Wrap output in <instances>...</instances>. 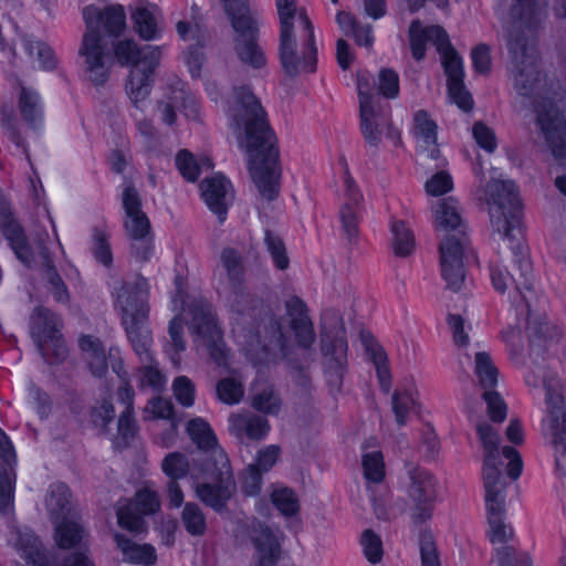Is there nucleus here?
Returning <instances> with one entry per match:
<instances>
[{"label":"nucleus","mask_w":566,"mask_h":566,"mask_svg":"<svg viewBox=\"0 0 566 566\" xmlns=\"http://www.w3.org/2000/svg\"><path fill=\"white\" fill-rule=\"evenodd\" d=\"M238 143L248 154V168L258 199L271 203L281 192L282 168L277 138L260 99L247 85L233 87L230 107Z\"/></svg>","instance_id":"obj_1"},{"label":"nucleus","mask_w":566,"mask_h":566,"mask_svg":"<svg viewBox=\"0 0 566 566\" xmlns=\"http://www.w3.org/2000/svg\"><path fill=\"white\" fill-rule=\"evenodd\" d=\"M510 8V27L507 29V49L510 72L514 87L521 96L534 97L536 103L549 98L538 97L541 71L536 50V34L547 17L546 0H512ZM497 12L503 13L505 0H497Z\"/></svg>","instance_id":"obj_2"},{"label":"nucleus","mask_w":566,"mask_h":566,"mask_svg":"<svg viewBox=\"0 0 566 566\" xmlns=\"http://www.w3.org/2000/svg\"><path fill=\"white\" fill-rule=\"evenodd\" d=\"M476 430L483 446L482 476L490 539L492 543H503L512 537L513 532L504 523L506 482L500 470L503 464L499 450L500 437L496 430L486 422L479 423Z\"/></svg>","instance_id":"obj_3"},{"label":"nucleus","mask_w":566,"mask_h":566,"mask_svg":"<svg viewBox=\"0 0 566 566\" xmlns=\"http://www.w3.org/2000/svg\"><path fill=\"white\" fill-rule=\"evenodd\" d=\"M86 31L83 35L80 55L85 57L86 70L94 85H104L108 78V71L104 62L103 35L101 24L108 35L118 38L126 25V14L120 4L107 6L104 10L95 6L83 9Z\"/></svg>","instance_id":"obj_4"},{"label":"nucleus","mask_w":566,"mask_h":566,"mask_svg":"<svg viewBox=\"0 0 566 566\" xmlns=\"http://www.w3.org/2000/svg\"><path fill=\"white\" fill-rule=\"evenodd\" d=\"M480 200L489 206V214L494 231L510 241L521 233L522 201L512 180L492 178L480 188Z\"/></svg>","instance_id":"obj_5"},{"label":"nucleus","mask_w":566,"mask_h":566,"mask_svg":"<svg viewBox=\"0 0 566 566\" xmlns=\"http://www.w3.org/2000/svg\"><path fill=\"white\" fill-rule=\"evenodd\" d=\"M319 348L324 358L329 385L340 390L347 363V336L342 315L334 308H325L319 317Z\"/></svg>","instance_id":"obj_6"},{"label":"nucleus","mask_w":566,"mask_h":566,"mask_svg":"<svg viewBox=\"0 0 566 566\" xmlns=\"http://www.w3.org/2000/svg\"><path fill=\"white\" fill-rule=\"evenodd\" d=\"M114 53L118 63L133 66L126 90L130 101L137 105L150 93V76L159 63L160 49L151 45L139 49L133 40H123L116 43Z\"/></svg>","instance_id":"obj_7"},{"label":"nucleus","mask_w":566,"mask_h":566,"mask_svg":"<svg viewBox=\"0 0 566 566\" xmlns=\"http://www.w3.org/2000/svg\"><path fill=\"white\" fill-rule=\"evenodd\" d=\"M224 10L235 32L233 50L239 61L253 69L266 63L265 54L259 45L258 21L251 15L248 0H222Z\"/></svg>","instance_id":"obj_8"},{"label":"nucleus","mask_w":566,"mask_h":566,"mask_svg":"<svg viewBox=\"0 0 566 566\" xmlns=\"http://www.w3.org/2000/svg\"><path fill=\"white\" fill-rule=\"evenodd\" d=\"M302 23L301 49L294 32L280 33L279 59L284 74L295 78L301 73H314L317 65V48L314 27L304 9L300 12Z\"/></svg>","instance_id":"obj_9"},{"label":"nucleus","mask_w":566,"mask_h":566,"mask_svg":"<svg viewBox=\"0 0 566 566\" xmlns=\"http://www.w3.org/2000/svg\"><path fill=\"white\" fill-rule=\"evenodd\" d=\"M212 482H195L196 496L217 513L228 511V503L237 493V482L228 455L222 449L214 450L212 465L206 470Z\"/></svg>","instance_id":"obj_10"},{"label":"nucleus","mask_w":566,"mask_h":566,"mask_svg":"<svg viewBox=\"0 0 566 566\" xmlns=\"http://www.w3.org/2000/svg\"><path fill=\"white\" fill-rule=\"evenodd\" d=\"M536 122L552 154L558 164L564 167L563 175L555 179L556 188L566 196V122L564 115L555 104L548 101L536 103Z\"/></svg>","instance_id":"obj_11"},{"label":"nucleus","mask_w":566,"mask_h":566,"mask_svg":"<svg viewBox=\"0 0 566 566\" xmlns=\"http://www.w3.org/2000/svg\"><path fill=\"white\" fill-rule=\"evenodd\" d=\"M408 478L407 495L411 502L410 517L413 524L421 525L432 518L437 500V480L431 472L418 465L409 468Z\"/></svg>","instance_id":"obj_12"},{"label":"nucleus","mask_w":566,"mask_h":566,"mask_svg":"<svg viewBox=\"0 0 566 566\" xmlns=\"http://www.w3.org/2000/svg\"><path fill=\"white\" fill-rule=\"evenodd\" d=\"M469 245L467 233L444 234L439 243L441 275L447 287L460 291L465 279L464 254Z\"/></svg>","instance_id":"obj_13"},{"label":"nucleus","mask_w":566,"mask_h":566,"mask_svg":"<svg viewBox=\"0 0 566 566\" xmlns=\"http://www.w3.org/2000/svg\"><path fill=\"white\" fill-rule=\"evenodd\" d=\"M145 296V290L139 292L138 307L127 303L124 306V316H122V324L124 325L126 336L143 364H151V344L153 337L151 332L148 327V315L145 314V307L143 298Z\"/></svg>","instance_id":"obj_14"},{"label":"nucleus","mask_w":566,"mask_h":566,"mask_svg":"<svg viewBox=\"0 0 566 566\" xmlns=\"http://www.w3.org/2000/svg\"><path fill=\"white\" fill-rule=\"evenodd\" d=\"M160 507L158 494L148 489L136 493L135 499L124 506L118 507V525L129 532L140 533L144 531V515L154 514Z\"/></svg>","instance_id":"obj_15"},{"label":"nucleus","mask_w":566,"mask_h":566,"mask_svg":"<svg viewBox=\"0 0 566 566\" xmlns=\"http://www.w3.org/2000/svg\"><path fill=\"white\" fill-rule=\"evenodd\" d=\"M185 322L193 336V342L213 339L221 332L213 306L205 298L190 301L185 310Z\"/></svg>","instance_id":"obj_16"},{"label":"nucleus","mask_w":566,"mask_h":566,"mask_svg":"<svg viewBox=\"0 0 566 566\" xmlns=\"http://www.w3.org/2000/svg\"><path fill=\"white\" fill-rule=\"evenodd\" d=\"M547 422L551 442L556 453L566 455V403L563 394L551 382H545Z\"/></svg>","instance_id":"obj_17"},{"label":"nucleus","mask_w":566,"mask_h":566,"mask_svg":"<svg viewBox=\"0 0 566 566\" xmlns=\"http://www.w3.org/2000/svg\"><path fill=\"white\" fill-rule=\"evenodd\" d=\"M62 326L61 318L44 306H38L32 314V335L36 338L39 352L46 359V353L42 343V338H49L55 349L54 355L57 360H64L67 356L65 345L60 340L57 335Z\"/></svg>","instance_id":"obj_18"},{"label":"nucleus","mask_w":566,"mask_h":566,"mask_svg":"<svg viewBox=\"0 0 566 566\" xmlns=\"http://www.w3.org/2000/svg\"><path fill=\"white\" fill-rule=\"evenodd\" d=\"M442 60L448 76V93L451 101L463 112H470L473 108V99L463 83L462 59L455 50H452L443 54Z\"/></svg>","instance_id":"obj_19"},{"label":"nucleus","mask_w":566,"mask_h":566,"mask_svg":"<svg viewBox=\"0 0 566 566\" xmlns=\"http://www.w3.org/2000/svg\"><path fill=\"white\" fill-rule=\"evenodd\" d=\"M123 208L126 213L124 228L129 239L148 237L151 233L150 221L142 210V198L137 189L129 185L123 191Z\"/></svg>","instance_id":"obj_20"},{"label":"nucleus","mask_w":566,"mask_h":566,"mask_svg":"<svg viewBox=\"0 0 566 566\" xmlns=\"http://www.w3.org/2000/svg\"><path fill=\"white\" fill-rule=\"evenodd\" d=\"M231 188V182L221 174L207 177L200 182L201 197L220 222L227 218Z\"/></svg>","instance_id":"obj_21"},{"label":"nucleus","mask_w":566,"mask_h":566,"mask_svg":"<svg viewBox=\"0 0 566 566\" xmlns=\"http://www.w3.org/2000/svg\"><path fill=\"white\" fill-rule=\"evenodd\" d=\"M285 308L297 345L303 349H311L316 335L306 304L298 296H292L285 302Z\"/></svg>","instance_id":"obj_22"},{"label":"nucleus","mask_w":566,"mask_h":566,"mask_svg":"<svg viewBox=\"0 0 566 566\" xmlns=\"http://www.w3.org/2000/svg\"><path fill=\"white\" fill-rule=\"evenodd\" d=\"M250 538L255 548L253 566H276L282 548L269 526L261 522L252 523Z\"/></svg>","instance_id":"obj_23"},{"label":"nucleus","mask_w":566,"mask_h":566,"mask_svg":"<svg viewBox=\"0 0 566 566\" xmlns=\"http://www.w3.org/2000/svg\"><path fill=\"white\" fill-rule=\"evenodd\" d=\"M0 227L17 258L29 266L32 260V249L24 229L6 205L0 206Z\"/></svg>","instance_id":"obj_24"},{"label":"nucleus","mask_w":566,"mask_h":566,"mask_svg":"<svg viewBox=\"0 0 566 566\" xmlns=\"http://www.w3.org/2000/svg\"><path fill=\"white\" fill-rule=\"evenodd\" d=\"M229 430L239 440L248 438L251 441H260L270 431V423L262 415L253 412L234 413L229 418Z\"/></svg>","instance_id":"obj_25"},{"label":"nucleus","mask_w":566,"mask_h":566,"mask_svg":"<svg viewBox=\"0 0 566 566\" xmlns=\"http://www.w3.org/2000/svg\"><path fill=\"white\" fill-rule=\"evenodd\" d=\"M78 345L91 373L96 377L105 376L108 369L107 360L113 358V349L111 348L106 355L102 340L93 335L81 336Z\"/></svg>","instance_id":"obj_26"},{"label":"nucleus","mask_w":566,"mask_h":566,"mask_svg":"<svg viewBox=\"0 0 566 566\" xmlns=\"http://www.w3.org/2000/svg\"><path fill=\"white\" fill-rule=\"evenodd\" d=\"M513 253L516 258V262L518 264V269L521 271V277L523 281H518L513 275L505 274L499 268H493L491 270V279L494 287L504 293L509 283H514L516 291L522 294V291L530 290L531 283L527 279L528 273L531 272V262L525 258V253L522 244L518 242L515 247L512 248Z\"/></svg>","instance_id":"obj_27"},{"label":"nucleus","mask_w":566,"mask_h":566,"mask_svg":"<svg viewBox=\"0 0 566 566\" xmlns=\"http://www.w3.org/2000/svg\"><path fill=\"white\" fill-rule=\"evenodd\" d=\"M412 134L422 142L431 159L437 160L440 157V150L437 144L438 125L424 109L417 111L412 119Z\"/></svg>","instance_id":"obj_28"},{"label":"nucleus","mask_w":566,"mask_h":566,"mask_svg":"<svg viewBox=\"0 0 566 566\" xmlns=\"http://www.w3.org/2000/svg\"><path fill=\"white\" fill-rule=\"evenodd\" d=\"M436 227L446 234L465 233L458 201L452 198L441 200L434 213Z\"/></svg>","instance_id":"obj_29"},{"label":"nucleus","mask_w":566,"mask_h":566,"mask_svg":"<svg viewBox=\"0 0 566 566\" xmlns=\"http://www.w3.org/2000/svg\"><path fill=\"white\" fill-rule=\"evenodd\" d=\"M359 117L360 130L365 142L371 147H378L381 143L382 127L389 120H387L378 105L359 111Z\"/></svg>","instance_id":"obj_30"},{"label":"nucleus","mask_w":566,"mask_h":566,"mask_svg":"<svg viewBox=\"0 0 566 566\" xmlns=\"http://www.w3.org/2000/svg\"><path fill=\"white\" fill-rule=\"evenodd\" d=\"M220 263L226 271L229 289H238L244 284L245 268L240 251L231 247L223 248L220 253Z\"/></svg>","instance_id":"obj_31"},{"label":"nucleus","mask_w":566,"mask_h":566,"mask_svg":"<svg viewBox=\"0 0 566 566\" xmlns=\"http://www.w3.org/2000/svg\"><path fill=\"white\" fill-rule=\"evenodd\" d=\"M251 406L263 415L277 416L282 407V399L273 386L263 385L253 389Z\"/></svg>","instance_id":"obj_32"},{"label":"nucleus","mask_w":566,"mask_h":566,"mask_svg":"<svg viewBox=\"0 0 566 566\" xmlns=\"http://www.w3.org/2000/svg\"><path fill=\"white\" fill-rule=\"evenodd\" d=\"M115 542L123 554L136 564L153 565L156 562L155 548L151 545H138L122 534H115Z\"/></svg>","instance_id":"obj_33"},{"label":"nucleus","mask_w":566,"mask_h":566,"mask_svg":"<svg viewBox=\"0 0 566 566\" xmlns=\"http://www.w3.org/2000/svg\"><path fill=\"white\" fill-rule=\"evenodd\" d=\"M71 492L65 484L53 485L46 499V505L53 521L70 518L71 506Z\"/></svg>","instance_id":"obj_34"},{"label":"nucleus","mask_w":566,"mask_h":566,"mask_svg":"<svg viewBox=\"0 0 566 566\" xmlns=\"http://www.w3.org/2000/svg\"><path fill=\"white\" fill-rule=\"evenodd\" d=\"M187 431L199 449H212V452L219 449L217 447V438L210 426L205 420L200 418L190 420L187 424ZM211 457H213V453H211ZM207 465H212V458H210Z\"/></svg>","instance_id":"obj_35"},{"label":"nucleus","mask_w":566,"mask_h":566,"mask_svg":"<svg viewBox=\"0 0 566 566\" xmlns=\"http://www.w3.org/2000/svg\"><path fill=\"white\" fill-rule=\"evenodd\" d=\"M55 541L60 548L69 549L81 543L84 536L83 527L75 521L66 518L54 521Z\"/></svg>","instance_id":"obj_36"},{"label":"nucleus","mask_w":566,"mask_h":566,"mask_svg":"<svg viewBox=\"0 0 566 566\" xmlns=\"http://www.w3.org/2000/svg\"><path fill=\"white\" fill-rule=\"evenodd\" d=\"M142 290H145V296L143 298V305L145 307V314L148 315L149 307H148V283L147 280L143 276H137L134 282H127L122 285L117 293V305L120 307L122 313L124 314V306L125 303H123V300L127 301V303H130L132 305H136L138 307V298H139V292Z\"/></svg>","instance_id":"obj_37"},{"label":"nucleus","mask_w":566,"mask_h":566,"mask_svg":"<svg viewBox=\"0 0 566 566\" xmlns=\"http://www.w3.org/2000/svg\"><path fill=\"white\" fill-rule=\"evenodd\" d=\"M394 234L392 249L396 256L408 258L416 249L413 233L406 227L403 221H395L391 224Z\"/></svg>","instance_id":"obj_38"},{"label":"nucleus","mask_w":566,"mask_h":566,"mask_svg":"<svg viewBox=\"0 0 566 566\" xmlns=\"http://www.w3.org/2000/svg\"><path fill=\"white\" fill-rule=\"evenodd\" d=\"M474 371L478 377L479 385L484 389V391L491 390L496 386L499 370L488 353H476Z\"/></svg>","instance_id":"obj_39"},{"label":"nucleus","mask_w":566,"mask_h":566,"mask_svg":"<svg viewBox=\"0 0 566 566\" xmlns=\"http://www.w3.org/2000/svg\"><path fill=\"white\" fill-rule=\"evenodd\" d=\"M17 545L23 551L24 557L33 566H49L50 559L39 538L33 534H20Z\"/></svg>","instance_id":"obj_40"},{"label":"nucleus","mask_w":566,"mask_h":566,"mask_svg":"<svg viewBox=\"0 0 566 566\" xmlns=\"http://www.w3.org/2000/svg\"><path fill=\"white\" fill-rule=\"evenodd\" d=\"M161 469L166 475L169 476V480L178 481L187 476L189 473L193 480H197L199 475L190 470V463L187 457L181 452H171L167 454L163 462Z\"/></svg>","instance_id":"obj_41"},{"label":"nucleus","mask_w":566,"mask_h":566,"mask_svg":"<svg viewBox=\"0 0 566 566\" xmlns=\"http://www.w3.org/2000/svg\"><path fill=\"white\" fill-rule=\"evenodd\" d=\"M360 199L361 196H354L350 202L344 203L339 210L342 229L349 243L356 242L359 234L356 208L358 207Z\"/></svg>","instance_id":"obj_42"},{"label":"nucleus","mask_w":566,"mask_h":566,"mask_svg":"<svg viewBox=\"0 0 566 566\" xmlns=\"http://www.w3.org/2000/svg\"><path fill=\"white\" fill-rule=\"evenodd\" d=\"M181 522L186 531L192 536H202L206 533V516L196 503H186L181 512Z\"/></svg>","instance_id":"obj_43"},{"label":"nucleus","mask_w":566,"mask_h":566,"mask_svg":"<svg viewBox=\"0 0 566 566\" xmlns=\"http://www.w3.org/2000/svg\"><path fill=\"white\" fill-rule=\"evenodd\" d=\"M41 255L43 258L45 277L50 284L51 293L57 302L66 303L69 301V292L66 285L56 272L46 249H42Z\"/></svg>","instance_id":"obj_44"},{"label":"nucleus","mask_w":566,"mask_h":566,"mask_svg":"<svg viewBox=\"0 0 566 566\" xmlns=\"http://www.w3.org/2000/svg\"><path fill=\"white\" fill-rule=\"evenodd\" d=\"M271 502L286 517L294 516L300 511V503L295 492L290 488L274 489Z\"/></svg>","instance_id":"obj_45"},{"label":"nucleus","mask_w":566,"mask_h":566,"mask_svg":"<svg viewBox=\"0 0 566 566\" xmlns=\"http://www.w3.org/2000/svg\"><path fill=\"white\" fill-rule=\"evenodd\" d=\"M264 243L275 266L281 271L286 270L290 265V259L283 239L273 231L265 230Z\"/></svg>","instance_id":"obj_46"},{"label":"nucleus","mask_w":566,"mask_h":566,"mask_svg":"<svg viewBox=\"0 0 566 566\" xmlns=\"http://www.w3.org/2000/svg\"><path fill=\"white\" fill-rule=\"evenodd\" d=\"M230 295L228 297L229 306L232 312L239 315L252 316V311L259 302L253 295L247 292L244 284L238 289H229Z\"/></svg>","instance_id":"obj_47"},{"label":"nucleus","mask_w":566,"mask_h":566,"mask_svg":"<svg viewBox=\"0 0 566 566\" xmlns=\"http://www.w3.org/2000/svg\"><path fill=\"white\" fill-rule=\"evenodd\" d=\"M360 545L369 563L378 564L381 562L384 555L382 542L373 530L368 528L361 533Z\"/></svg>","instance_id":"obj_48"},{"label":"nucleus","mask_w":566,"mask_h":566,"mask_svg":"<svg viewBox=\"0 0 566 566\" xmlns=\"http://www.w3.org/2000/svg\"><path fill=\"white\" fill-rule=\"evenodd\" d=\"M19 111L24 122L33 126L40 117L38 94L22 87L19 96Z\"/></svg>","instance_id":"obj_49"},{"label":"nucleus","mask_w":566,"mask_h":566,"mask_svg":"<svg viewBox=\"0 0 566 566\" xmlns=\"http://www.w3.org/2000/svg\"><path fill=\"white\" fill-rule=\"evenodd\" d=\"M363 468L365 478L368 481L379 483L385 478V464L382 453L373 451L363 457Z\"/></svg>","instance_id":"obj_50"},{"label":"nucleus","mask_w":566,"mask_h":566,"mask_svg":"<svg viewBox=\"0 0 566 566\" xmlns=\"http://www.w3.org/2000/svg\"><path fill=\"white\" fill-rule=\"evenodd\" d=\"M132 19L135 24V30L142 39L150 40L155 38L157 30L156 22L154 15L149 10H147L146 8H137L133 12Z\"/></svg>","instance_id":"obj_51"},{"label":"nucleus","mask_w":566,"mask_h":566,"mask_svg":"<svg viewBox=\"0 0 566 566\" xmlns=\"http://www.w3.org/2000/svg\"><path fill=\"white\" fill-rule=\"evenodd\" d=\"M429 41L428 28H422L419 20H413L409 27V42L412 56L420 61L424 57L426 43Z\"/></svg>","instance_id":"obj_52"},{"label":"nucleus","mask_w":566,"mask_h":566,"mask_svg":"<svg viewBox=\"0 0 566 566\" xmlns=\"http://www.w3.org/2000/svg\"><path fill=\"white\" fill-rule=\"evenodd\" d=\"M184 98V90L174 88L166 99L158 101L157 106L161 115V120L167 125H172L176 122V109L180 106V101Z\"/></svg>","instance_id":"obj_53"},{"label":"nucleus","mask_w":566,"mask_h":566,"mask_svg":"<svg viewBox=\"0 0 566 566\" xmlns=\"http://www.w3.org/2000/svg\"><path fill=\"white\" fill-rule=\"evenodd\" d=\"M419 546L422 566H441L431 531L424 530L420 533Z\"/></svg>","instance_id":"obj_54"},{"label":"nucleus","mask_w":566,"mask_h":566,"mask_svg":"<svg viewBox=\"0 0 566 566\" xmlns=\"http://www.w3.org/2000/svg\"><path fill=\"white\" fill-rule=\"evenodd\" d=\"M176 165L185 179L191 182L197 180L200 172V165L189 150L181 149L177 153Z\"/></svg>","instance_id":"obj_55"},{"label":"nucleus","mask_w":566,"mask_h":566,"mask_svg":"<svg viewBox=\"0 0 566 566\" xmlns=\"http://www.w3.org/2000/svg\"><path fill=\"white\" fill-rule=\"evenodd\" d=\"M243 392L242 384L234 378H223L217 385L218 397L226 403H238Z\"/></svg>","instance_id":"obj_56"},{"label":"nucleus","mask_w":566,"mask_h":566,"mask_svg":"<svg viewBox=\"0 0 566 566\" xmlns=\"http://www.w3.org/2000/svg\"><path fill=\"white\" fill-rule=\"evenodd\" d=\"M277 13L280 19V33L294 32L293 20L297 11L296 0H276Z\"/></svg>","instance_id":"obj_57"},{"label":"nucleus","mask_w":566,"mask_h":566,"mask_svg":"<svg viewBox=\"0 0 566 566\" xmlns=\"http://www.w3.org/2000/svg\"><path fill=\"white\" fill-rule=\"evenodd\" d=\"M488 406V415L493 422H502L506 418V403L501 395L491 389L485 390L482 395Z\"/></svg>","instance_id":"obj_58"},{"label":"nucleus","mask_w":566,"mask_h":566,"mask_svg":"<svg viewBox=\"0 0 566 566\" xmlns=\"http://www.w3.org/2000/svg\"><path fill=\"white\" fill-rule=\"evenodd\" d=\"M93 254L95 259L105 266L113 263V254L108 242L107 234L98 229H94L93 233Z\"/></svg>","instance_id":"obj_59"},{"label":"nucleus","mask_w":566,"mask_h":566,"mask_svg":"<svg viewBox=\"0 0 566 566\" xmlns=\"http://www.w3.org/2000/svg\"><path fill=\"white\" fill-rule=\"evenodd\" d=\"M208 349L210 358L220 367L227 366L228 352L226 349L222 332L218 333V337L213 339H203L197 343Z\"/></svg>","instance_id":"obj_60"},{"label":"nucleus","mask_w":566,"mask_h":566,"mask_svg":"<svg viewBox=\"0 0 566 566\" xmlns=\"http://www.w3.org/2000/svg\"><path fill=\"white\" fill-rule=\"evenodd\" d=\"M360 340L366 354L368 355L370 361L374 365H379L380 363H388V356L385 349L370 333L361 332Z\"/></svg>","instance_id":"obj_61"},{"label":"nucleus","mask_w":566,"mask_h":566,"mask_svg":"<svg viewBox=\"0 0 566 566\" xmlns=\"http://www.w3.org/2000/svg\"><path fill=\"white\" fill-rule=\"evenodd\" d=\"M176 399L185 407L193 405L195 400V385L186 376H179L175 379L172 385Z\"/></svg>","instance_id":"obj_62"},{"label":"nucleus","mask_w":566,"mask_h":566,"mask_svg":"<svg viewBox=\"0 0 566 566\" xmlns=\"http://www.w3.org/2000/svg\"><path fill=\"white\" fill-rule=\"evenodd\" d=\"M378 90L387 98H394L399 93V77L391 69H384L378 76Z\"/></svg>","instance_id":"obj_63"},{"label":"nucleus","mask_w":566,"mask_h":566,"mask_svg":"<svg viewBox=\"0 0 566 566\" xmlns=\"http://www.w3.org/2000/svg\"><path fill=\"white\" fill-rule=\"evenodd\" d=\"M499 566H531L526 555L517 553L512 546H503L496 549Z\"/></svg>","instance_id":"obj_64"}]
</instances>
